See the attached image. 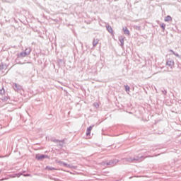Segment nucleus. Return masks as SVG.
I'll return each instance as SVG.
<instances>
[{
  "label": "nucleus",
  "mask_w": 181,
  "mask_h": 181,
  "mask_svg": "<svg viewBox=\"0 0 181 181\" xmlns=\"http://www.w3.org/2000/svg\"><path fill=\"white\" fill-rule=\"evenodd\" d=\"M30 52H32V49L30 47H28L25 49V52H22L17 54V57L18 59H22V57H26V56H29L30 54Z\"/></svg>",
  "instance_id": "f257e3e1"
},
{
  "label": "nucleus",
  "mask_w": 181,
  "mask_h": 181,
  "mask_svg": "<svg viewBox=\"0 0 181 181\" xmlns=\"http://www.w3.org/2000/svg\"><path fill=\"white\" fill-rule=\"evenodd\" d=\"M118 162H119V160L118 159H112L108 162H105L104 165H107V166H115L116 163H118Z\"/></svg>",
  "instance_id": "f03ea898"
},
{
  "label": "nucleus",
  "mask_w": 181,
  "mask_h": 181,
  "mask_svg": "<svg viewBox=\"0 0 181 181\" xmlns=\"http://www.w3.org/2000/svg\"><path fill=\"white\" fill-rule=\"evenodd\" d=\"M49 159V156L45 154H37L35 156V159L37 160H43V159Z\"/></svg>",
  "instance_id": "7ed1b4c3"
},
{
  "label": "nucleus",
  "mask_w": 181,
  "mask_h": 181,
  "mask_svg": "<svg viewBox=\"0 0 181 181\" xmlns=\"http://www.w3.org/2000/svg\"><path fill=\"white\" fill-rule=\"evenodd\" d=\"M123 160H124L125 162L132 163L134 160H139V158H138V157H135V158L129 157L128 158H123Z\"/></svg>",
  "instance_id": "20e7f679"
},
{
  "label": "nucleus",
  "mask_w": 181,
  "mask_h": 181,
  "mask_svg": "<svg viewBox=\"0 0 181 181\" xmlns=\"http://www.w3.org/2000/svg\"><path fill=\"white\" fill-rule=\"evenodd\" d=\"M52 141H54L55 144H58V146H59V148H63L64 140L54 139Z\"/></svg>",
  "instance_id": "39448f33"
},
{
  "label": "nucleus",
  "mask_w": 181,
  "mask_h": 181,
  "mask_svg": "<svg viewBox=\"0 0 181 181\" xmlns=\"http://www.w3.org/2000/svg\"><path fill=\"white\" fill-rule=\"evenodd\" d=\"M13 88L15 90V91H17V93H19V91H21V90L22 88V86H21V85H18L16 83H13Z\"/></svg>",
  "instance_id": "423d86ee"
},
{
  "label": "nucleus",
  "mask_w": 181,
  "mask_h": 181,
  "mask_svg": "<svg viewBox=\"0 0 181 181\" xmlns=\"http://www.w3.org/2000/svg\"><path fill=\"white\" fill-rule=\"evenodd\" d=\"M167 66H169L170 69H172V66H174L175 62L173 60H168L166 62Z\"/></svg>",
  "instance_id": "0eeeda50"
},
{
  "label": "nucleus",
  "mask_w": 181,
  "mask_h": 181,
  "mask_svg": "<svg viewBox=\"0 0 181 181\" xmlns=\"http://www.w3.org/2000/svg\"><path fill=\"white\" fill-rule=\"evenodd\" d=\"M6 64H4V62H1L0 64V70L1 71H4V70H6Z\"/></svg>",
  "instance_id": "6e6552de"
},
{
  "label": "nucleus",
  "mask_w": 181,
  "mask_h": 181,
  "mask_svg": "<svg viewBox=\"0 0 181 181\" xmlns=\"http://www.w3.org/2000/svg\"><path fill=\"white\" fill-rule=\"evenodd\" d=\"M93 126H90L86 130V136H90Z\"/></svg>",
  "instance_id": "1a4fd4ad"
},
{
  "label": "nucleus",
  "mask_w": 181,
  "mask_h": 181,
  "mask_svg": "<svg viewBox=\"0 0 181 181\" xmlns=\"http://www.w3.org/2000/svg\"><path fill=\"white\" fill-rule=\"evenodd\" d=\"M59 165H63V166H65V168H71L70 164H67L63 161H59Z\"/></svg>",
  "instance_id": "9d476101"
},
{
  "label": "nucleus",
  "mask_w": 181,
  "mask_h": 181,
  "mask_svg": "<svg viewBox=\"0 0 181 181\" xmlns=\"http://www.w3.org/2000/svg\"><path fill=\"white\" fill-rule=\"evenodd\" d=\"M98 39H94L93 41V47H95V46H97V45H98Z\"/></svg>",
  "instance_id": "9b49d317"
},
{
  "label": "nucleus",
  "mask_w": 181,
  "mask_h": 181,
  "mask_svg": "<svg viewBox=\"0 0 181 181\" xmlns=\"http://www.w3.org/2000/svg\"><path fill=\"white\" fill-rule=\"evenodd\" d=\"M106 29L109 33H112V27H111V25H107Z\"/></svg>",
  "instance_id": "f8f14e48"
},
{
  "label": "nucleus",
  "mask_w": 181,
  "mask_h": 181,
  "mask_svg": "<svg viewBox=\"0 0 181 181\" xmlns=\"http://www.w3.org/2000/svg\"><path fill=\"white\" fill-rule=\"evenodd\" d=\"M172 21V17L170 16H167L165 18V22H170Z\"/></svg>",
  "instance_id": "ddd939ff"
},
{
  "label": "nucleus",
  "mask_w": 181,
  "mask_h": 181,
  "mask_svg": "<svg viewBox=\"0 0 181 181\" xmlns=\"http://www.w3.org/2000/svg\"><path fill=\"white\" fill-rule=\"evenodd\" d=\"M123 31L124 32V35H129V30L127 27L123 28Z\"/></svg>",
  "instance_id": "4468645a"
},
{
  "label": "nucleus",
  "mask_w": 181,
  "mask_h": 181,
  "mask_svg": "<svg viewBox=\"0 0 181 181\" xmlns=\"http://www.w3.org/2000/svg\"><path fill=\"white\" fill-rule=\"evenodd\" d=\"M119 40L120 42L121 47H124V38H119Z\"/></svg>",
  "instance_id": "2eb2a0df"
},
{
  "label": "nucleus",
  "mask_w": 181,
  "mask_h": 181,
  "mask_svg": "<svg viewBox=\"0 0 181 181\" xmlns=\"http://www.w3.org/2000/svg\"><path fill=\"white\" fill-rule=\"evenodd\" d=\"M129 90H131V88L129 86H125V91H127V94H129Z\"/></svg>",
  "instance_id": "dca6fc26"
},
{
  "label": "nucleus",
  "mask_w": 181,
  "mask_h": 181,
  "mask_svg": "<svg viewBox=\"0 0 181 181\" xmlns=\"http://www.w3.org/2000/svg\"><path fill=\"white\" fill-rule=\"evenodd\" d=\"M45 169H46L47 170H56V168H53V167H49V166H47V167L45 168Z\"/></svg>",
  "instance_id": "f3484780"
},
{
  "label": "nucleus",
  "mask_w": 181,
  "mask_h": 181,
  "mask_svg": "<svg viewBox=\"0 0 181 181\" xmlns=\"http://www.w3.org/2000/svg\"><path fill=\"white\" fill-rule=\"evenodd\" d=\"M4 94H5V89L2 88L1 89H0V95H2Z\"/></svg>",
  "instance_id": "a211bd4d"
},
{
  "label": "nucleus",
  "mask_w": 181,
  "mask_h": 181,
  "mask_svg": "<svg viewBox=\"0 0 181 181\" xmlns=\"http://www.w3.org/2000/svg\"><path fill=\"white\" fill-rule=\"evenodd\" d=\"M134 28L136 30H141V26L134 25Z\"/></svg>",
  "instance_id": "6ab92c4d"
},
{
  "label": "nucleus",
  "mask_w": 181,
  "mask_h": 181,
  "mask_svg": "<svg viewBox=\"0 0 181 181\" xmlns=\"http://www.w3.org/2000/svg\"><path fill=\"white\" fill-rule=\"evenodd\" d=\"M160 28H162L163 30H165V28H166V25L165 23H163L160 25Z\"/></svg>",
  "instance_id": "aec40b11"
},
{
  "label": "nucleus",
  "mask_w": 181,
  "mask_h": 181,
  "mask_svg": "<svg viewBox=\"0 0 181 181\" xmlns=\"http://www.w3.org/2000/svg\"><path fill=\"white\" fill-rule=\"evenodd\" d=\"M93 105H94V107H95V108H98V107H100V105H98V103H95L93 104Z\"/></svg>",
  "instance_id": "412c9836"
},
{
  "label": "nucleus",
  "mask_w": 181,
  "mask_h": 181,
  "mask_svg": "<svg viewBox=\"0 0 181 181\" xmlns=\"http://www.w3.org/2000/svg\"><path fill=\"white\" fill-rule=\"evenodd\" d=\"M23 175H24L26 177H30V174H23Z\"/></svg>",
  "instance_id": "4be33fe9"
},
{
  "label": "nucleus",
  "mask_w": 181,
  "mask_h": 181,
  "mask_svg": "<svg viewBox=\"0 0 181 181\" xmlns=\"http://www.w3.org/2000/svg\"><path fill=\"white\" fill-rule=\"evenodd\" d=\"M167 93L168 92L166 90H163V94H164V95H166Z\"/></svg>",
  "instance_id": "5701e85b"
},
{
  "label": "nucleus",
  "mask_w": 181,
  "mask_h": 181,
  "mask_svg": "<svg viewBox=\"0 0 181 181\" xmlns=\"http://www.w3.org/2000/svg\"><path fill=\"white\" fill-rule=\"evenodd\" d=\"M19 64H25V63H21V62H20Z\"/></svg>",
  "instance_id": "b1692460"
},
{
  "label": "nucleus",
  "mask_w": 181,
  "mask_h": 181,
  "mask_svg": "<svg viewBox=\"0 0 181 181\" xmlns=\"http://www.w3.org/2000/svg\"><path fill=\"white\" fill-rule=\"evenodd\" d=\"M171 52L173 53V54H175V52H173V50H171Z\"/></svg>",
  "instance_id": "393cba45"
},
{
  "label": "nucleus",
  "mask_w": 181,
  "mask_h": 181,
  "mask_svg": "<svg viewBox=\"0 0 181 181\" xmlns=\"http://www.w3.org/2000/svg\"><path fill=\"white\" fill-rule=\"evenodd\" d=\"M129 179H132V177H130Z\"/></svg>",
  "instance_id": "a878e982"
},
{
  "label": "nucleus",
  "mask_w": 181,
  "mask_h": 181,
  "mask_svg": "<svg viewBox=\"0 0 181 181\" xmlns=\"http://www.w3.org/2000/svg\"><path fill=\"white\" fill-rule=\"evenodd\" d=\"M175 56H179V54H175Z\"/></svg>",
  "instance_id": "bb28decb"
}]
</instances>
